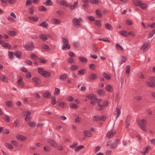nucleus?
<instances>
[{
	"label": "nucleus",
	"mask_w": 155,
	"mask_h": 155,
	"mask_svg": "<svg viewBox=\"0 0 155 155\" xmlns=\"http://www.w3.org/2000/svg\"><path fill=\"white\" fill-rule=\"evenodd\" d=\"M65 6L67 7H68L71 10H73V7H72V4H71L70 3H68L67 2V4L65 5Z\"/></svg>",
	"instance_id": "obj_54"
},
{
	"label": "nucleus",
	"mask_w": 155,
	"mask_h": 155,
	"mask_svg": "<svg viewBox=\"0 0 155 155\" xmlns=\"http://www.w3.org/2000/svg\"><path fill=\"white\" fill-rule=\"evenodd\" d=\"M138 77L141 79H144V76L143 75V74L142 73H140L138 74Z\"/></svg>",
	"instance_id": "obj_64"
},
{
	"label": "nucleus",
	"mask_w": 155,
	"mask_h": 155,
	"mask_svg": "<svg viewBox=\"0 0 155 155\" xmlns=\"http://www.w3.org/2000/svg\"><path fill=\"white\" fill-rule=\"evenodd\" d=\"M106 28L109 30H111L113 29L112 26L111 24L108 23L105 24V25Z\"/></svg>",
	"instance_id": "obj_24"
},
{
	"label": "nucleus",
	"mask_w": 155,
	"mask_h": 155,
	"mask_svg": "<svg viewBox=\"0 0 155 155\" xmlns=\"http://www.w3.org/2000/svg\"><path fill=\"white\" fill-rule=\"evenodd\" d=\"M46 8L43 6H41L39 7V10L42 12L45 11H46Z\"/></svg>",
	"instance_id": "obj_53"
},
{
	"label": "nucleus",
	"mask_w": 155,
	"mask_h": 155,
	"mask_svg": "<svg viewBox=\"0 0 155 155\" xmlns=\"http://www.w3.org/2000/svg\"><path fill=\"white\" fill-rule=\"evenodd\" d=\"M148 45L147 43H146L143 45L142 47H141L140 49H141L143 51L144 50L147 48Z\"/></svg>",
	"instance_id": "obj_45"
},
{
	"label": "nucleus",
	"mask_w": 155,
	"mask_h": 155,
	"mask_svg": "<svg viewBox=\"0 0 155 155\" xmlns=\"http://www.w3.org/2000/svg\"><path fill=\"white\" fill-rule=\"evenodd\" d=\"M50 72L45 71L42 75L45 77H48L50 76Z\"/></svg>",
	"instance_id": "obj_32"
},
{
	"label": "nucleus",
	"mask_w": 155,
	"mask_h": 155,
	"mask_svg": "<svg viewBox=\"0 0 155 155\" xmlns=\"http://www.w3.org/2000/svg\"><path fill=\"white\" fill-rule=\"evenodd\" d=\"M57 3L61 6H65L67 2L65 0H57Z\"/></svg>",
	"instance_id": "obj_7"
},
{
	"label": "nucleus",
	"mask_w": 155,
	"mask_h": 155,
	"mask_svg": "<svg viewBox=\"0 0 155 155\" xmlns=\"http://www.w3.org/2000/svg\"><path fill=\"white\" fill-rule=\"evenodd\" d=\"M52 99L51 101V103L53 105L56 104V97L55 96H53L52 97Z\"/></svg>",
	"instance_id": "obj_55"
},
{
	"label": "nucleus",
	"mask_w": 155,
	"mask_h": 155,
	"mask_svg": "<svg viewBox=\"0 0 155 155\" xmlns=\"http://www.w3.org/2000/svg\"><path fill=\"white\" fill-rule=\"evenodd\" d=\"M39 26H42L46 29H48L49 27L48 24L45 21H44L41 23L40 24Z\"/></svg>",
	"instance_id": "obj_14"
},
{
	"label": "nucleus",
	"mask_w": 155,
	"mask_h": 155,
	"mask_svg": "<svg viewBox=\"0 0 155 155\" xmlns=\"http://www.w3.org/2000/svg\"><path fill=\"white\" fill-rule=\"evenodd\" d=\"M9 58L12 60L14 58V53L12 51H9L8 53Z\"/></svg>",
	"instance_id": "obj_22"
},
{
	"label": "nucleus",
	"mask_w": 155,
	"mask_h": 155,
	"mask_svg": "<svg viewBox=\"0 0 155 155\" xmlns=\"http://www.w3.org/2000/svg\"><path fill=\"white\" fill-rule=\"evenodd\" d=\"M140 7L143 9H145L147 7V5L146 4H140Z\"/></svg>",
	"instance_id": "obj_38"
},
{
	"label": "nucleus",
	"mask_w": 155,
	"mask_h": 155,
	"mask_svg": "<svg viewBox=\"0 0 155 155\" xmlns=\"http://www.w3.org/2000/svg\"><path fill=\"white\" fill-rule=\"evenodd\" d=\"M65 104H66L64 102H60L58 103V105L63 108H64L65 107Z\"/></svg>",
	"instance_id": "obj_50"
},
{
	"label": "nucleus",
	"mask_w": 155,
	"mask_h": 155,
	"mask_svg": "<svg viewBox=\"0 0 155 155\" xmlns=\"http://www.w3.org/2000/svg\"><path fill=\"white\" fill-rule=\"evenodd\" d=\"M120 142L119 139L115 140L113 144H112L110 148L111 149H114L117 147L118 144Z\"/></svg>",
	"instance_id": "obj_5"
},
{
	"label": "nucleus",
	"mask_w": 155,
	"mask_h": 155,
	"mask_svg": "<svg viewBox=\"0 0 155 155\" xmlns=\"http://www.w3.org/2000/svg\"><path fill=\"white\" fill-rule=\"evenodd\" d=\"M98 107L97 108V110L98 111H101V110L103 107V106L102 104H98L97 105Z\"/></svg>",
	"instance_id": "obj_49"
},
{
	"label": "nucleus",
	"mask_w": 155,
	"mask_h": 155,
	"mask_svg": "<svg viewBox=\"0 0 155 155\" xmlns=\"http://www.w3.org/2000/svg\"><path fill=\"white\" fill-rule=\"evenodd\" d=\"M155 33V29L153 30L152 31H150L148 35V38H151Z\"/></svg>",
	"instance_id": "obj_26"
},
{
	"label": "nucleus",
	"mask_w": 155,
	"mask_h": 155,
	"mask_svg": "<svg viewBox=\"0 0 155 155\" xmlns=\"http://www.w3.org/2000/svg\"><path fill=\"white\" fill-rule=\"evenodd\" d=\"M28 125L31 127H34L36 126V124L34 122H29L28 123Z\"/></svg>",
	"instance_id": "obj_43"
},
{
	"label": "nucleus",
	"mask_w": 155,
	"mask_h": 155,
	"mask_svg": "<svg viewBox=\"0 0 155 155\" xmlns=\"http://www.w3.org/2000/svg\"><path fill=\"white\" fill-rule=\"evenodd\" d=\"M78 142H74V143H73V144L71 145H70V147L71 148H72V149H73L74 148H75V147H76L77 145H78Z\"/></svg>",
	"instance_id": "obj_51"
},
{
	"label": "nucleus",
	"mask_w": 155,
	"mask_h": 155,
	"mask_svg": "<svg viewBox=\"0 0 155 155\" xmlns=\"http://www.w3.org/2000/svg\"><path fill=\"white\" fill-rule=\"evenodd\" d=\"M62 47V50H69L71 48L70 45H69V43L64 44Z\"/></svg>",
	"instance_id": "obj_11"
},
{
	"label": "nucleus",
	"mask_w": 155,
	"mask_h": 155,
	"mask_svg": "<svg viewBox=\"0 0 155 155\" xmlns=\"http://www.w3.org/2000/svg\"><path fill=\"white\" fill-rule=\"evenodd\" d=\"M82 19L81 18H74L72 20V22L73 25L75 27L80 26L81 25V21H83Z\"/></svg>",
	"instance_id": "obj_2"
},
{
	"label": "nucleus",
	"mask_w": 155,
	"mask_h": 155,
	"mask_svg": "<svg viewBox=\"0 0 155 155\" xmlns=\"http://www.w3.org/2000/svg\"><path fill=\"white\" fill-rule=\"evenodd\" d=\"M16 137L18 140L21 141L25 140L26 139V137L22 135H18L16 136Z\"/></svg>",
	"instance_id": "obj_10"
},
{
	"label": "nucleus",
	"mask_w": 155,
	"mask_h": 155,
	"mask_svg": "<svg viewBox=\"0 0 155 155\" xmlns=\"http://www.w3.org/2000/svg\"><path fill=\"white\" fill-rule=\"evenodd\" d=\"M67 61L68 63L70 64H72L74 63V59L71 58H68Z\"/></svg>",
	"instance_id": "obj_35"
},
{
	"label": "nucleus",
	"mask_w": 155,
	"mask_h": 155,
	"mask_svg": "<svg viewBox=\"0 0 155 155\" xmlns=\"http://www.w3.org/2000/svg\"><path fill=\"white\" fill-rule=\"evenodd\" d=\"M116 133V132L115 130H112L109 131L107 134V137L108 138H110L114 136L115 134Z\"/></svg>",
	"instance_id": "obj_6"
},
{
	"label": "nucleus",
	"mask_w": 155,
	"mask_h": 155,
	"mask_svg": "<svg viewBox=\"0 0 155 155\" xmlns=\"http://www.w3.org/2000/svg\"><path fill=\"white\" fill-rule=\"evenodd\" d=\"M116 111H117V113L116 117V118L117 119L120 116L121 113V111L120 108H119L118 107H117L116 110Z\"/></svg>",
	"instance_id": "obj_37"
},
{
	"label": "nucleus",
	"mask_w": 155,
	"mask_h": 155,
	"mask_svg": "<svg viewBox=\"0 0 155 155\" xmlns=\"http://www.w3.org/2000/svg\"><path fill=\"white\" fill-rule=\"evenodd\" d=\"M98 17H101L102 16V15L101 14V11L99 10H97L95 11Z\"/></svg>",
	"instance_id": "obj_47"
},
{
	"label": "nucleus",
	"mask_w": 155,
	"mask_h": 155,
	"mask_svg": "<svg viewBox=\"0 0 155 155\" xmlns=\"http://www.w3.org/2000/svg\"><path fill=\"white\" fill-rule=\"evenodd\" d=\"M51 95V93L48 91H46L43 93V96L45 98H49Z\"/></svg>",
	"instance_id": "obj_18"
},
{
	"label": "nucleus",
	"mask_w": 155,
	"mask_h": 155,
	"mask_svg": "<svg viewBox=\"0 0 155 155\" xmlns=\"http://www.w3.org/2000/svg\"><path fill=\"white\" fill-rule=\"evenodd\" d=\"M120 33L121 35L125 37H127L128 35L127 32L125 31H120Z\"/></svg>",
	"instance_id": "obj_33"
},
{
	"label": "nucleus",
	"mask_w": 155,
	"mask_h": 155,
	"mask_svg": "<svg viewBox=\"0 0 155 155\" xmlns=\"http://www.w3.org/2000/svg\"><path fill=\"white\" fill-rule=\"evenodd\" d=\"M97 94L101 96H104L105 94V91L104 90L99 89L96 91Z\"/></svg>",
	"instance_id": "obj_8"
},
{
	"label": "nucleus",
	"mask_w": 155,
	"mask_h": 155,
	"mask_svg": "<svg viewBox=\"0 0 155 155\" xmlns=\"http://www.w3.org/2000/svg\"><path fill=\"white\" fill-rule=\"evenodd\" d=\"M121 60V61H119L120 65H121L126 61L127 58L125 56H122Z\"/></svg>",
	"instance_id": "obj_27"
},
{
	"label": "nucleus",
	"mask_w": 155,
	"mask_h": 155,
	"mask_svg": "<svg viewBox=\"0 0 155 155\" xmlns=\"http://www.w3.org/2000/svg\"><path fill=\"white\" fill-rule=\"evenodd\" d=\"M78 69V66L75 65H72L70 68V69L73 71H76Z\"/></svg>",
	"instance_id": "obj_36"
},
{
	"label": "nucleus",
	"mask_w": 155,
	"mask_h": 155,
	"mask_svg": "<svg viewBox=\"0 0 155 155\" xmlns=\"http://www.w3.org/2000/svg\"><path fill=\"white\" fill-rule=\"evenodd\" d=\"M97 75L95 73H91L88 77V79L90 80H94L97 78Z\"/></svg>",
	"instance_id": "obj_4"
},
{
	"label": "nucleus",
	"mask_w": 155,
	"mask_h": 155,
	"mask_svg": "<svg viewBox=\"0 0 155 155\" xmlns=\"http://www.w3.org/2000/svg\"><path fill=\"white\" fill-rule=\"evenodd\" d=\"M6 104L8 107H12V106L13 103L12 101H9L6 102Z\"/></svg>",
	"instance_id": "obj_41"
},
{
	"label": "nucleus",
	"mask_w": 155,
	"mask_h": 155,
	"mask_svg": "<svg viewBox=\"0 0 155 155\" xmlns=\"http://www.w3.org/2000/svg\"><path fill=\"white\" fill-rule=\"evenodd\" d=\"M38 73L41 75H42L45 72V71L44 69L41 68H38Z\"/></svg>",
	"instance_id": "obj_40"
},
{
	"label": "nucleus",
	"mask_w": 155,
	"mask_h": 155,
	"mask_svg": "<svg viewBox=\"0 0 155 155\" xmlns=\"http://www.w3.org/2000/svg\"><path fill=\"white\" fill-rule=\"evenodd\" d=\"M35 83V85L39 84L41 82L40 80L37 78H34L33 79Z\"/></svg>",
	"instance_id": "obj_19"
},
{
	"label": "nucleus",
	"mask_w": 155,
	"mask_h": 155,
	"mask_svg": "<svg viewBox=\"0 0 155 155\" xmlns=\"http://www.w3.org/2000/svg\"><path fill=\"white\" fill-rule=\"evenodd\" d=\"M1 80L5 82H7V78L6 76L4 75H2V77L1 78Z\"/></svg>",
	"instance_id": "obj_34"
},
{
	"label": "nucleus",
	"mask_w": 155,
	"mask_h": 155,
	"mask_svg": "<svg viewBox=\"0 0 155 155\" xmlns=\"http://www.w3.org/2000/svg\"><path fill=\"white\" fill-rule=\"evenodd\" d=\"M2 46L5 49H10L11 48V45L8 43H4L3 44Z\"/></svg>",
	"instance_id": "obj_13"
},
{
	"label": "nucleus",
	"mask_w": 155,
	"mask_h": 155,
	"mask_svg": "<svg viewBox=\"0 0 155 155\" xmlns=\"http://www.w3.org/2000/svg\"><path fill=\"white\" fill-rule=\"evenodd\" d=\"M116 47L117 49L118 50H120L122 51L123 50V48L122 46H121L119 44L117 43L116 45Z\"/></svg>",
	"instance_id": "obj_44"
},
{
	"label": "nucleus",
	"mask_w": 155,
	"mask_h": 155,
	"mask_svg": "<svg viewBox=\"0 0 155 155\" xmlns=\"http://www.w3.org/2000/svg\"><path fill=\"white\" fill-rule=\"evenodd\" d=\"M73 46L76 47L78 48L80 45L78 41L74 42L73 43Z\"/></svg>",
	"instance_id": "obj_58"
},
{
	"label": "nucleus",
	"mask_w": 155,
	"mask_h": 155,
	"mask_svg": "<svg viewBox=\"0 0 155 155\" xmlns=\"http://www.w3.org/2000/svg\"><path fill=\"white\" fill-rule=\"evenodd\" d=\"M53 21L55 24H60V21L59 20L55 18L53 19Z\"/></svg>",
	"instance_id": "obj_60"
},
{
	"label": "nucleus",
	"mask_w": 155,
	"mask_h": 155,
	"mask_svg": "<svg viewBox=\"0 0 155 155\" xmlns=\"http://www.w3.org/2000/svg\"><path fill=\"white\" fill-rule=\"evenodd\" d=\"M83 133L85 136L87 137H90L91 136V132L89 130H85L83 132Z\"/></svg>",
	"instance_id": "obj_20"
},
{
	"label": "nucleus",
	"mask_w": 155,
	"mask_h": 155,
	"mask_svg": "<svg viewBox=\"0 0 155 155\" xmlns=\"http://www.w3.org/2000/svg\"><path fill=\"white\" fill-rule=\"evenodd\" d=\"M79 60L82 63H87V60L85 58L79 57L78 58Z\"/></svg>",
	"instance_id": "obj_15"
},
{
	"label": "nucleus",
	"mask_w": 155,
	"mask_h": 155,
	"mask_svg": "<svg viewBox=\"0 0 155 155\" xmlns=\"http://www.w3.org/2000/svg\"><path fill=\"white\" fill-rule=\"evenodd\" d=\"M106 89L107 90L110 92L112 91V87L110 85H107L106 87Z\"/></svg>",
	"instance_id": "obj_29"
},
{
	"label": "nucleus",
	"mask_w": 155,
	"mask_h": 155,
	"mask_svg": "<svg viewBox=\"0 0 155 155\" xmlns=\"http://www.w3.org/2000/svg\"><path fill=\"white\" fill-rule=\"evenodd\" d=\"M102 75L103 77L105 78L107 80H109L110 79V75L105 72H104Z\"/></svg>",
	"instance_id": "obj_28"
},
{
	"label": "nucleus",
	"mask_w": 155,
	"mask_h": 155,
	"mask_svg": "<svg viewBox=\"0 0 155 155\" xmlns=\"http://www.w3.org/2000/svg\"><path fill=\"white\" fill-rule=\"evenodd\" d=\"M87 97L90 100H94L96 99L95 95L92 94L88 95L87 96Z\"/></svg>",
	"instance_id": "obj_21"
},
{
	"label": "nucleus",
	"mask_w": 155,
	"mask_h": 155,
	"mask_svg": "<svg viewBox=\"0 0 155 155\" xmlns=\"http://www.w3.org/2000/svg\"><path fill=\"white\" fill-rule=\"evenodd\" d=\"M60 93V89L58 88H56L54 92V95H57L59 94Z\"/></svg>",
	"instance_id": "obj_46"
},
{
	"label": "nucleus",
	"mask_w": 155,
	"mask_h": 155,
	"mask_svg": "<svg viewBox=\"0 0 155 155\" xmlns=\"http://www.w3.org/2000/svg\"><path fill=\"white\" fill-rule=\"evenodd\" d=\"M21 52L19 51H17L14 53V55L18 59H20L21 57Z\"/></svg>",
	"instance_id": "obj_9"
},
{
	"label": "nucleus",
	"mask_w": 155,
	"mask_h": 155,
	"mask_svg": "<svg viewBox=\"0 0 155 155\" xmlns=\"http://www.w3.org/2000/svg\"><path fill=\"white\" fill-rule=\"evenodd\" d=\"M85 71L83 69L79 70L78 71V74H81L82 75H84L85 74Z\"/></svg>",
	"instance_id": "obj_62"
},
{
	"label": "nucleus",
	"mask_w": 155,
	"mask_h": 155,
	"mask_svg": "<svg viewBox=\"0 0 155 155\" xmlns=\"http://www.w3.org/2000/svg\"><path fill=\"white\" fill-rule=\"evenodd\" d=\"M28 18L30 20L34 21H38V17H34L33 16H29L28 17Z\"/></svg>",
	"instance_id": "obj_30"
},
{
	"label": "nucleus",
	"mask_w": 155,
	"mask_h": 155,
	"mask_svg": "<svg viewBox=\"0 0 155 155\" xmlns=\"http://www.w3.org/2000/svg\"><path fill=\"white\" fill-rule=\"evenodd\" d=\"M146 84L148 86L151 87H155V84L150 82H147Z\"/></svg>",
	"instance_id": "obj_48"
},
{
	"label": "nucleus",
	"mask_w": 155,
	"mask_h": 155,
	"mask_svg": "<svg viewBox=\"0 0 155 155\" xmlns=\"http://www.w3.org/2000/svg\"><path fill=\"white\" fill-rule=\"evenodd\" d=\"M68 75L66 74H64L59 76V78L62 81H64L65 79L68 78Z\"/></svg>",
	"instance_id": "obj_12"
},
{
	"label": "nucleus",
	"mask_w": 155,
	"mask_h": 155,
	"mask_svg": "<svg viewBox=\"0 0 155 155\" xmlns=\"http://www.w3.org/2000/svg\"><path fill=\"white\" fill-rule=\"evenodd\" d=\"M48 143H50V145L52 147H54L55 144L56 143L55 142L52 140H49L48 141Z\"/></svg>",
	"instance_id": "obj_39"
},
{
	"label": "nucleus",
	"mask_w": 155,
	"mask_h": 155,
	"mask_svg": "<svg viewBox=\"0 0 155 155\" xmlns=\"http://www.w3.org/2000/svg\"><path fill=\"white\" fill-rule=\"evenodd\" d=\"M23 114L25 116H28L31 114V112L30 111H26L24 112Z\"/></svg>",
	"instance_id": "obj_59"
},
{
	"label": "nucleus",
	"mask_w": 155,
	"mask_h": 155,
	"mask_svg": "<svg viewBox=\"0 0 155 155\" xmlns=\"http://www.w3.org/2000/svg\"><path fill=\"white\" fill-rule=\"evenodd\" d=\"M22 78H20L18 79L17 81L18 85L21 86H22L24 85V82L22 81Z\"/></svg>",
	"instance_id": "obj_25"
},
{
	"label": "nucleus",
	"mask_w": 155,
	"mask_h": 155,
	"mask_svg": "<svg viewBox=\"0 0 155 155\" xmlns=\"http://www.w3.org/2000/svg\"><path fill=\"white\" fill-rule=\"evenodd\" d=\"M5 145L6 147H8L9 149H12L13 148L12 145L10 143H6Z\"/></svg>",
	"instance_id": "obj_63"
},
{
	"label": "nucleus",
	"mask_w": 155,
	"mask_h": 155,
	"mask_svg": "<svg viewBox=\"0 0 155 155\" xmlns=\"http://www.w3.org/2000/svg\"><path fill=\"white\" fill-rule=\"evenodd\" d=\"M84 146L83 145H81L79 146L76 147H75L74 150L76 152H78L79 150L83 148Z\"/></svg>",
	"instance_id": "obj_42"
},
{
	"label": "nucleus",
	"mask_w": 155,
	"mask_h": 155,
	"mask_svg": "<svg viewBox=\"0 0 155 155\" xmlns=\"http://www.w3.org/2000/svg\"><path fill=\"white\" fill-rule=\"evenodd\" d=\"M24 47L28 51H32L35 48L34 44L32 42L25 45Z\"/></svg>",
	"instance_id": "obj_3"
},
{
	"label": "nucleus",
	"mask_w": 155,
	"mask_h": 155,
	"mask_svg": "<svg viewBox=\"0 0 155 155\" xmlns=\"http://www.w3.org/2000/svg\"><path fill=\"white\" fill-rule=\"evenodd\" d=\"M40 38L44 41L48 39L47 36L45 34H41L39 35Z\"/></svg>",
	"instance_id": "obj_17"
},
{
	"label": "nucleus",
	"mask_w": 155,
	"mask_h": 155,
	"mask_svg": "<svg viewBox=\"0 0 155 155\" xmlns=\"http://www.w3.org/2000/svg\"><path fill=\"white\" fill-rule=\"evenodd\" d=\"M70 107L73 109H76L78 108V106L76 104L74 103H72L70 104Z\"/></svg>",
	"instance_id": "obj_31"
},
{
	"label": "nucleus",
	"mask_w": 155,
	"mask_h": 155,
	"mask_svg": "<svg viewBox=\"0 0 155 155\" xmlns=\"http://www.w3.org/2000/svg\"><path fill=\"white\" fill-rule=\"evenodd\" d=\"M137 121L141 128L144 131H146V129L145 124L147 123L146 120L145 119H142L140 121L137 120Z\"/></svg>",
	"instance_id": "obj_1"
},
{
	"label": "nucleus",
	"mask_w": 155,
	"mask_h": 155,
	"mask_svg": "<svg viewBox=\"0 0 155 155\" xmlns=\"http://www.w3.org/2000/svg\"><path fill=\"white\" fill-rule=\"evenodd\" d=\"M141 1L139 0H136L134 2V5L136 6H140V4H141Z\"/></svg>",
	"instance_id": "obj_57"
},
{
	"label": "nucleus",
	"mask_w": 155,
	"mask_h": 155,
	"mask_svg": "<svg viewBox=\"0 0 155 155\" xmlns=\"http://www.w3.org/2000/svg\"><path fill=\"white\" fill-rule=\"evenodd\" d=\"M45 6H52L53 3L51 0H46V1L44 3Z\"/></svg>",
	"instance_id": "obj_16"
},
{
	"label": "nucleus",
	"mask_w": 155,
	"mask_h": 155,
	"mask_svg": "<svg viewBox=\"0 0 155 155\" xmlns=\"http://www.w3.org/2000/svg\"><path fill=\"white\" fill-rule=\"evenodd\" d=\"M4 120L6 121L9 122L10 121V119L8 116H7L5 117H4Z\"/></svg>",
	"instance_id": "obj_61"
},
{
	"label": "nucleus",
	"mask_w": 155,
	"mask_h": 155,
	"mask_svg": "<svg viewBox=\"0 0 155 155\" xmlns=\"http://www.w3.org/2000/svg\"><path fill=\"white\" fill-rule=\"evenodd\" d=\"M44 149V150L46 152H49L51 150V148L48 146H45Z\"/></svg>",
	"instance_id": "obj_56"
},
{
	"label": "nucleus",
	"mask_w": 155,
	"mask_h": 155,
	"mask_svg": "<svg viewBox=\"0 0 155 155\" xmlns=\"http://www.w3.org/2000/svg\"><path fill=\"white\" fill-rule=\"evenodd\" d=\"M130 66L129 65H127L126 67V75H129L130 71Z\"/></svg>",
	"instance_id": "obj_23"
},
{
	"label": "nucleus",
	"mask_w": 155,
	"mask_h": 155,
	"mask_svg": "<svg viewBox=\"0 0 155 155\" xmlns=\"http://www.w3.org/2000/svg\"><path fill=\"white\" fill-rule=\"evenodd\" d=\"M94 24L99 27H100L101 26V22L99 20H96L95 21Z\"/></svg>",
	"instance_id": "obj_52"
}]
</instances>
